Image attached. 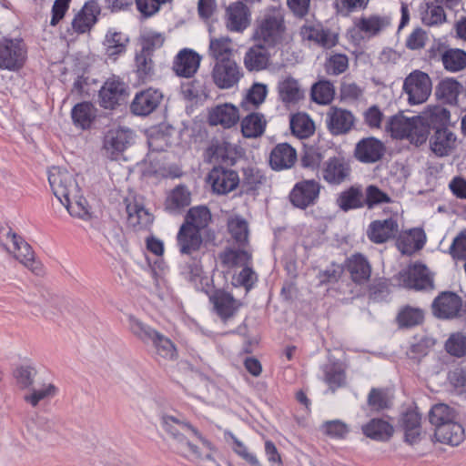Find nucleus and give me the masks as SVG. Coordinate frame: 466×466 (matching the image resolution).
<instances>
[{"mask_svg": "<svg viewBox=\"0 0 466 466\" xmlns=\"http://www.w3.org/2000/svg\"><path fill=\"white\" fill-rule=\"evenodd\" d=\"M161 420L178 453L197 463L213 461L212 444L191 424L172 415H163Z\"/></svg>", "mask_w": 466, "mask_h": 466, "instance_id": "1", "label": "nucleus"}, {"mask_svg": "<svg viewBox=\"0 0 466 466\" xmlns=\"http://www.w3.org/2000/svg\"><path fill=\"white\" fill-rule=\"evenodd\" d=\"M253 39L267 47L281 46L288 40L284 14L279 7H270L258 18Z\"/></svg>", "mask_w": 466, "mask_h": 466, "instance_id": "2", "label": "nucleus"}, {"mask_svg": "<svg viewBox=\"0 0 466 466\" xmlns=\"http://www.w3.org/2000/svg\"><path fill=\"white\" fill-rule=\"evenodd\" d=\"M129 330L145 343L151 342L157 358L173 360L177 358V349L174 343L165 335L143 323L133 315L127 317Z\"/></svg>", "mask_w": 466, "mask_h": 466, "instance_id": "3", "label": "nucleus"}, {"mask_svg": "<svg viewBox=\"0 0 466 466\" xmlns=\"http://www.w3.org/2000/svg\"><path fill=\"white\" fill-rule=\"evenodd\" d=\"M48 182L54 196L61 201L76 197L80 188L75 175L66 167H51L47 171Z\"/></svg>", "mask_w": 466, "mask_h": 466, "instance_id": "4", "label": "nucleus"}, {"mask_svg": "<svg viewBox=\"0 0 466 466\" xmlns=\"http://www.w3.org/2000/svg\"><path fill=\"white\" fill-rule=\"evenodd\" d=\"M432 83L429 75L420 70L410 73L403 83V91L410 105H420L426 102L431 94Z\"/></svg>", "mask_w": 466, "mask_h": 466, "instance_id": "5", "label": "nucleus"}, {"mask_svg": "<svg viewBox=\"0 0 466 466\" xmlns=\"http://www.w3.org/2000/svg\"><path fill=\"white\" fill-rule=\"evenodd\" d=\"M132 142L133 132L129 128L113 127L105 136L103 144L104 155L112 160L117 159Z\"/></svg>", "mask_w": 466, "mask_h": 466, "instance_id": "6", "label": "nucleus"}, {"mask_svg": "<svg viewBox=\"0 0 466 466\" xmlns=\"http://www.w3.org/2000/svg\"><path fill=\"white\" fill-rule=\"evenodd\" d=\"M211 76L218 88L230 89L238 84L243 73L240 66L234 60L223 59L215 63Z\"/></svg>", "mask_w": 466, "mask_h": 466, "instance_id": "7", "label": "nucleus"}, {"mask_svg": "<svg viewBox=\"0 0 466 466\" xmlns=\"http://www.w3.org/2000/svg\"><path fill=\"white\" fill-rule=\"evenodd\" d=\"M394 280L397 285L415 289L432 288V277L425 264L410 265L400 271Z\"/></svg>", "mask_w": 466, "mask_h": 466, "instance_id": "8", "label": "nucleus"}, {"mask_svg": "<svg viewBox=\"0 0 466 466\" xmlns=\"http://www.w3.org/2000/svg\"><path fill=\"white\" fill-rule=\"evenodd\" d=\"M2 245L9 254V258L18 262H34L39 258L33 248L21 236L9 229L2 237Z\"/></svg>", "mask_w": 466, "mask_h": 466, "instance_id": "9", "label": "nucleus"}, {"mask_svg": "<svg viewBox=\"0 0 466 466\" xmlns=\"http://www.w3.org/2000/svg\"><path fill=\"white\" fill-rule=\"evenodd\" d=\"M26 58L25 47L17 39L0 41V68L16 70L23 66Z\"/></svg>", "mask_w": 466, "mask_h": 466, "instance_id": "10", "label": "nucleus"}, {"mask_svg": "<svg viewBox=\"0 0 466 466\" xmlns=\"http://www.w3.org/2000/svg\"><path fill=\"white\" fill-rule=\"evenodd\" d=\"M127 222L130 227L139 230L148 228L154 220L153 215L144 207L141 198L131 196L126 198Z\"/></svg>", "mask_w": 466, "mask_h": 466, "instance_id": "11", "label": "nucleus"}, {"mask_svg": "<svg viewBox=\"0 0 466 466\" xmlns=\"http://www.w3.org/2000/svg\"><path fill=\"white\" fill-rule=\"evenodd\" d=\"M208 183L214 193L226 195L233 191L239 183L237 172L224 167H214L208 176Z\"/></svg>", "mask_w": 466, "mask_h": 466, "instance_id": "12", "label": "nucleus"}, {"mask_svg": "<svg viewBox=\"0 0 466 466\" xmlns=\"http://www.w3.org/2000/svg\"><path fill=\"white\" fill-rule=\"evenodd\" d=\"M163 94L156 88H147L136 94L130 105V110L137 116H148L160 105Z\"/></svg>", "mask_w": 466, "mask_h": 466, "instance_id": "13", "label": "nucleus"}, {"mask_svg": "<svg viewBox=\"0 0 466 466\" xmlns=\"http://www.w3.org/2000/svg\"><path fill=\"white\" fill-rule=\"evenodd\" d=\"M239 110L231 103L218 104L208 109V122L210 126H221L223 128L234 127L239 120Z\"/></svg>", "mask_w": 466, "mask_h": 466, "instance_id": "14", "label": "nucleus"}, {"mask_svg": "<svg viewBox=\"0 0 466 466\" xmlns=\"http://www.w3.org/2000/svg\"><path fill=\"white\" fill-rule=\"evenodd\" d=\"M355 123L353 114L343 108L332 106L326 115V125L329 131L334 135H343L351 130Z\"/></svg>", "mask_w": 466, "mask_h": 466, "instance_id": "15", "label": "nucleus"}, {"mask_svg": "<svg viewBox=\"0 0 466 466\" xmlns=\"http://www.w3.org/2000/svg\"><path fill=\"white\" fill-rule=\"evenodd\" d=\"M99 14L100 7L96 2H86L71 22V28L73 32L76 34H85L89 32L96 23Z\"/></svg>", "mask_w": 466, "mask_h": 466, "instance_id": "16", "label": "nucleus"}, {"mask_svg": "<svg viewBox=\"0 0 466 466\" xmlns=\"http://www.w3.org/2000/svg\"><path fill=\"white\" fill-rule=\"evenodd\" d=\"M319 194V183L314 180H305L296 184L289 198L294 206L299 208H306L315 202Z\"/></svg>", "mask_w": 466, "mask_h": 466, "instance_id": "17", "label": "nucleus"}, {"mask_svg": "<svg viewBox=\"0 0 466 466\" xmlns=\"http://www.w3.org/2000/svg\"><path fill=\"white\" fill-rule=\"evenodd\" d=\"M299 34L304 41L316 44L324 48L333 47L338 42V35L319 25H305Z\"/></svg>", "mask_w": 466, "mask_h": 466, "instance_id": "18", "label": "nucleus"}, {"mask_svg": "<svg viewBox=\"0 0 466 466\" xmlns=\"http://www.w3.org/2000/svg\"><path fill=\"white\" fill-rule=\"evenodd\" d=\"M250 24V13L248 7L242 3L230 5L225 15V25L230 32L241 33Z\"/></svg>", "mask_w": 466, "mask_h": 466, "instance_id": "19", "label": "nucleus"}, {"mask_svg": "<svg viewBox=\"0 0 466 466\" xmlns=\"http://www.w3.org/2000/svg\"><path fill=\"white\" fill-rule=\"evenodd\" d=\"M125 95V83L118 78L111 77L105 82L100 89V104L105 108H114L124 99Z\"/></svg>", "mask_w": 466, "mask_h": 466, "instance_id": "20", "label": "nucleus"}, {"mask_svg": "<svg viewBox=\"0 0 466 466\" xmlns=\"http://www.w3.org/2000/svg\"><path fill=\"white\" fill-rule=\"evenodd\" d=\"M350 174V165L342 157L329 158L322 167V177L329 184H340L349 177Z\"/></svg>", "mask_w": 466, "mask_h": 466, "instance_id": "21", "label": "nucleus"}, {"mask_svg": "<svg viewBox=\"0 0 466 466\" xmlns=\"http://www.w3.org/2000/svg\"><path fill=\"white\" fill-rule=\"evenodd\" d=\"M461 308V298L453 292H442L432 303L435 316L441 319L455 317Z\"/></svg>", "mask_w": 466, "mask_h": 466, "instance_id": "22", "label": "nucleus"}, {"mask_svg": "<svg viewBox=\"0 0 466 466\" xmlns=\"http://www.w3.org/2000/svg\"><path fill=\"white\" fill-rule=\"evenodd\" d=\"M384 145L375 137L361 139L355 147V157L362 163H375L384 154Z\"/></svg>", "mask_w": 466, "mask_h": 466, "instance_id": "23", "label": "nucleus"}, {"mask_svg": "<svg viewBox=\"0 0 466 466\" xmlns=\"http://www.w3.org/2000/svg\"><path fill=\"white\" fill-rule=\"evenodd\" d=\"M430 147L438 157L449 156L457 147V137L448 128H438L430 139Z\"/></svg>", "mask_w": 466, "mask_h": 466, "instance_id": "24", "label": "nucleus"}, {"mask_svg": "<svg viewBox=\"0 0 466 466\" xmlns=\"http://www.w3.org/2000/svg\"><path fill=\"white\" fill-rule=\"evenodd\" d=\"M200 56L191 49H183L176 56L173 69L175 73L183 77L192 76L200 65Z\"/></svg>", "mask_w": 466, "mask_h": 466, "instance_id": "25", "label": "nucleus"}, {"mask_svg": "<svg viewBox=\"0 0 466 466\" xmlns=\"http://www.w3.org/2000/svg\"><path fill=\"white\" fill-rule=\"evenodd\" d=\"M297 161L296 150L287 143L277 145L269 156L270 167L277 171L289 169Z\"/></svg>", "mask_w": 466, "mask_h": 466, "instance_id": "26", "label": "nucleus"}, {"mask_svg": "<svg viewBox=\"0 0 466 466\" xmlns=\"http://www.w3.org/2000/svg\"><path fill=\"white\" fill-rule=\"evenodd\" d=\"M399 231V225L393 218L375 220L369 226L367 234L374 243H383L396 236Z\"/></svg>", "mask_w": 466, "mask_h": 466, "instance_id": "27", "label": "nucleus"}, {"mask_svg": "<svg viewBox=\"0 0 466 466\" xmlns=\"http://www.w3.org/2000/svg\"><path fill=\"white\" fill-rule=\"evenodd\" d=\"M425 242L424 231L421 228H413L401 233L396 245L401 254L410 256L421 249Z\"/></svg>", "mask_w": 466, "mask_h": 466, "instance_id": "28", "label": "nucleus"}, {"mask_svg": "<svg viewBox=\"0 0 466 466\" xmlns=\"http://www.w3.org/2000/svg\"><path fill=\"white\" fill-rule=\"evenodd\" d=\"M210 300L218 315L223 319L232 317L240 306L231 294L223 290L216 291Z\"/></svg>", "mask_w": 466, "mask_h": 466, "instance_id": "29", "label": "nucleus"}, {"mask_svg": "<svg viewBox=\"0 0 466 466\" xmlns=\"http://www.w3.org/2000/svg\"><path fill=\"white\" fill-rule=\"evenodd\" d=\"M278 91L280 100L286 105H295L304 97L299 83L291 76H286L279 82Z\"/></svg>", "mask_w": 466, "mask_h": 466, "instance_id": "30", "label": "nucleus"}, {"mask_svg": "<svg viewBox=\"0 0 466 466\" xmlns=\"http://www.w3.org/2000/svg\"><path fill=\"white\" fill-rule=\"evenodd\" d=\"M431 120L428 114L410 117V127L407 140L414 145H421L426 142L430 134Z\"/></svg>", "mask_w": 466, "mask_h": 466, "instance_id": "31", "label": "nucleus"}, {"mask_svg": "<svg viewBox=\"0 0 466 466\" xmlns=\"http://www.w3.org/2000/svg\"><path fill=\"white\" fill-rule=\"evenodd\" d=\"M435 438L441 443L457 446L464 440V430L455 420L441 425L435 429Z\"/></svg>", "mask_w": 466, "mask_h": 466, "instance_id": "32", "label": "nucleus"}, {"mask_svg": "<svg viewBox=\"0 0 466 466\" xmlns=\"http://www.w3.org/2000/svg\"><path fill=\"white\" fill-rule=\"evenodd\" d=\"M127 43L128 38L127 35L115 29H109L104 40L106 56L115 60L118 56L126 52Z\"/></svg>", "mask_w": 466, "mask_h": 466, "instance_id": "33", "label": "nucleus"}, {"mask_svg": "<svg viewBox=\"0 0 466 466\" xmlns=\"http://www.w3.org/2000/svg\"><path fill=\"white\" fill-rule=\"evenodd\" d=\"M265 46L259 43L250 47L244 56V65L249 71H260L267 67L269 55Z\"/></svg>", "mask_w": 466, "mask_h": 466, "instance_id": "34", "label": "nucleus"}, {"mask_svg": "<svg viewBox=\"0 0 466 466\" xmlns=\"http://www.w3.org/2000/svg\"><path fill=\"white\" fill-rule=\"evenodd\" d=\"M233 53L234 47L230 37H210L208 54L216 62L222 61L223 59H231Z\"/></svg>", "mask_w": 466, "mask_h": 466, "instance_id": "35", "label": "nucleus"}, {"mask_svg": "<svg viewBox=\"0 0 466 466\" xmlns=\"http://www.w3.org/2000/svg\"><path fill=\"white\" fill-rule=\"evenodd\" d=\"M177 241L180 251L184 254H190L199 248L202 238L199 231L189 226H182L177 235Z\"/></svg>", "mask_w": 466, "mask_h": 466, "instance_id": "36", "label": "nucleus"}, {"mask_svg": "<svg viewBox=\"0 0 466 466\" xmlns=\"http://www.w3.org/2000/svg\"><path fill=\"white\" fill-rule=\"evenodd\" d=\"M362 431L368 438L384 441L391 437L393 428L383 420L373 419L362 426Z\"/></svg>", "mask_w": 466, "mask_h": 466, "instance_id": "37", "label": "nucleus"}, {"mask_svg": "<svg viewBox=\"0 0 466 466\" xmlns=\"http://www.w3.org/2000/svg\"><path fill=\"white\" fill-rule=\"evenodd\" d=\"M266 119L259 113H251L241 121V131L245 137L254 138L260 137L266 127Z\"/></svg>", "mask_w": 466, "mask_h": 466, "instance_id": "38", "label": "nucleus"}, {"mask_svg": "<svg viewBox=\"0 0 466 466\" xmlns=\"http://www.w3.org/2000/svg\"><path fill=\"white\" fill-rule=\"evenodd\" d=\"M390 22L386 17L368 15L361 17L357 23V28L366 36L370 37L385 30Z\"/></svg>", "mask_w": 466, "mask_h": 466, "instance_id": "39", "label": "nucleus"}, {"mask_svg": "<svg viewBox=\"0 0 466 466\" xmlns=\"http://www.w3.org/2000/svg\"><path fill=\"white\" fill-rule=\"evenodd\" d=\"M58 393V388L51 382H44L38 388H33L24 396V400L32 407H36L40 401L53 399Z\"/></svg>", "mask_w": 466, "mask_h": 466, "instance_id": "40", "label": "nucleus"}, {"mask_svg": "<svg viewBox=\"0 0 466 466\" xmlns=\"http://www.w3.org/2000/svg\"><path fill=\"white\" fill-rule=\"evenodd\" d=\"M292 134L299 138H307L315 131L313 120L305 113H297L290 118Z\"/></svg>", "mask_w": 466, "mask_h": 466, "instance_id": "41", "label": "nucleus"}, {"mask_svg": "<svg viewBox=\"0 0 466 466\" xmlns=\"http://www.w3.org/2000/svg\"><path fill=\"white\" fill-rule=\"evenodd\" d=\"M410 127V117L403 114H398L389 118L386 123V131L397 139H407L409 128Z\"/></svg>", "mask_w": 466, "mask_h": 466, "instance_id": "42", "label": "nucleus"}, {"mask_svg": "<svg viewBox=\"0 0 466 466\" xmlns=\"http://www.w3.org/2000/svg\"><path fill=\"white\" fill-rule=\"evenodd\" d=\"M74 123L85 129L90 127L96 117V109L92 104L84 102L74 106L71 112Z\"/></svg>", "mask_w": 466, "mask_h": 466, "instance_id": "43", "label": "nucleus"}, {"mask_svg": "<svg viewBox=\"0 0 466 466\" xmlns=\"http://www.w3.org/2000/svg\"><path fill=\"white\" fill-rule=\"evenodd\" d=\"M68 211V213L76 218L86 220L90 218L89 208L86 200L81 196L80 192L76 197H69L68 200L60 202Z\"/></svg>", "mask_w": 466, "mask_h": 466, "instance_id": "44", "label": "nucleus"}, {"mask_svg": "<svg viewBox=\"0 0 466 466\" xmlns=\"http://www.w3.org/2000/svg\"><path fill=\"white\" fill-rule=\"evenodd\" d=\"M463 91L461 84L454 78L442 79L436 89L437 95L447 103H455L459 95Z\"/></svg>", "mask_w": 466, "mask_h": 466, "instance_id": "45", "label": "nucleus"}, {"mask_svg": "<svg viewBox=\"0 0 466 466\" xmlns=\"http://www.w3.org/2000/svg\"><path fill=\"white\" fill-rule=\"evenodd\" d=\"M211 219V214L207 207L198 206L189 209L186 223L183 226H189L196 230L206 228Z\"/></svg>", "mask_w": 466, "mask_h": 466, "instance_id": "46", "label": "nucleus"}, {"mask_svg": "<svg viewBox=\"0 0 466 466\" xmlns=\"http://www.w3.org/2000/svg\"><path fill=\"white\" fill-rule=\"evenodd\" d=\"M213 269L205 270L202 264H190L188 268V279L198 289L205 290L212 282Z\"/></svg>", "mask_w": 466, "mask_h": 466, "instance_id": "47", "label": "nucleus"}, {"mask_svg": "<svg viewBox=\"0 0 466 466\" xmlns=\"http://www.w3.org/2000/svg\"><path fill=\"white\" fill-rule=\"evenodd\" d=\"M25 301L35 308H38L44 311H49L53 307L56 305V299L50 296L39 289H35L28 292L24 297Z\"/></svg>", "mask_w": 466, "mask_h": 466, "instance_id": "48", "label": "nucleus"}, {"mask_svg": "<svg viewBox=\"0 0 466 466\" xmlns=\"http://www.w3.org/2000/svg\"><path fill=\"white\" fill-rule=\"evenodd\" d=\"M190 192L185 186H177L168 195L166 201V208L170 211H176L189 205Z\"/></svg>", "mask_w": 466, "mask_h": 466, "instance_id": "49", "label": "nucleus"}, {"mask_svg": "<svg viewBox=\"0 0 466 466\" xmlns=\"http://www.w3.org/2000/svg\"><path fill=\"white\" fill-rule=\"evenodd\" d=\"M456 417L455 410L444 403L434 405L430 411V421L436 429L444 423L454 421Z\"/></svg>", "mask_w": 466, "mask_h": 466, "instance_id": "50", "label": "nucleus"}, {"mask_svg": "<svg viewBox=\"0 0 466 466\" xmlns=\"http://www.w3.org/2000/svg\"><path fill=\"white\" fill-rule=\"evenodd\" d=\"M445 69L451 72H458L466 66V53L461 49H450L441 56Z\"/></svg>", "mask_w": 466, "mask_h": 466, "instance_id": "51", "label": "nucleus"}, {"mask_svg": "<svg viewBox=\"0 0 466 466\" xmlns=\"http://www.w3.org/2000/svg\"><path fill=\"white\" fill-rule=\"evenodd\" d=\"M420 18L423 25L434 26L444 23L446 21V15L441 6L427 4L420 12Z\"/></svg>", "mask_w": 466, "mask_h": 466, "instance_id": "52", "label": "nucleus"}, {"mask_svg": "<svg viewBox=\"0 0 466 466\" xmlns=\"http://www.w3.org/2000/svg\"><path fill=\"white\" fill-rule=\"evenodd\" d=\"M335 95V89L329 81H319L311 88L312 99L320 105L329 104Z\"/></svg>", "mask_w": 466, "mask_h": 466, "instance_id": "53", "label": "nucleus"}, {"mask_svg": "<svg viewBox=\"0 0 466 466\" xmlns=\"http://www.w3.org/2000/svg\"><path fill=\"white\" fill-rule=\"evenodd\" d=\"M338 205L344 211L361 208L363 206L361 191L359 188L350 187L342 192L338 198Z\"/></svg>", "mask_w": 466, "mask_h": 466, "instance_id": "54", "label": "nucleus"}, {"mask_svg": "<svg viewBox=\"0 0 466 466\" xmlns=\"http://www.w3.org/2000/svg\"><path fill=\"white\" fill-rule=\"evenodd\" d=\"M228 231L238 243H245L248 237V222L240 216H232L228 220Z\"/></svg>", "mask_w": 466, "mask_h": 466, "instance_id": "55", "label": "nucleus"}, {"mask_svg": "<svg viewBox=\"0 0 466 466\" xmlns=\"http://www.w3.org/2000/svg\"><path fill=\"white\" fill-rule=\"evenodd\" d=\"M268 95V87L262 83H254L248 90L241 106L248 108L250 104L254 107L260 106L266 99Z\"/></svg>", "mask_w": 466, "mask_h": 466, "instance_id": "56", "label": "nucleus"}, {"mask_svg": "<svg viewBox=\"0 0 466 466\" xmlns=\"http://www.w3.org/2000/svg\"><path fill=\"white\" fill-rule=\"evenodd\" d=\"M258 277L256 272L249 267H243L239 271L235 270L232 284L236 287H244L248 291L255 282Z\"/></svg>", "mask_w": 466, "mask_h": 466, "instance_id": "57", "label": "nucleus"}, {"mask_svg": "<svg viewBox=\"0 0 466 466\" xmlns=\"http://www.w3.org/2000/svg\"><path fill=\"white\" fill-rule=\"evenodd\" d=\"M14 376L22 389H31L36 376V370L30 365H22L15 369Z\"/></svg>", "mask_w": 466, "mask_h": 466, "instance_id": "58", "label": "nucleus"}, {"mask_svg": "<svg viewBox=\"0 0 466 466\" xmlns=\"http://www.w3.org/2000/svg\"><path fill=\"white\" fill-rule=\"evenodd\" d=\"M252 259V252L248 246L230 248L222 254L223 262H247Z\"/></svg>", "mask_w": 466, "mask_h": 466, "instance_id": "59", "label": "nucleus"}, {"mask_svg": "<svg viewBox=\"0 0 466 466\" xmlns=\"http://www.w3.org/2000/svg\"><path fill=\"white\" fill-rule=\"evenodd\" d=\"M423 319V313L419 309L407 307L398 315L399 324L402 327H411L420 324Z\"/></svg>", "mask_w": 466, "mask_h": 466, "instance_id": "60", "label": "nucleus"}, {"mask_svg": "<svg viewBox=\"0 0 466 466\" xmlns=\"http://www.w3.org/2000/svg\"><path fill=\"white\" fill-rule=\"evenodd\" d=\"M445 348L451 355L464 356L466 354V336L461 333L452 334L446 341Z\"/></svg>", "mask_w": 466, "mask_h": 466, "instance_id": "61", "label": "nucleus"}, {"mask_svg": "<svg viewBox=\"0 0 466 466\" xmlns=\"http://www.w3.org/2000/svg\"><path fill=\"white\" fill-rule=\"evenodd\" d=\"M170 1L171 0H136V5L139 14L143 17L148 18L156 15L163 4Z\"/></svg>", "mask_w": 466, "mask_h": 466, "instance_id": "62", "label": "nucleus"}, {"mask_svg": "<svg viewBox=\"0 0 466 466\" xmlns=\"http://www.w3.org/2000/svg\"><path fill=\"white\" fill-rule=\"evenodd\" d=\"M365 193V204L369 208H373L375 205L390 202V198L389 195L380 190L376 186L370 185L367 187Z\"/></svg>", "mask_w": 466, "mask_h": 466, "instance_id": "63", "label": "nucleus"}, {"mask_svg": "<svg viewBox=\"0 0 466 466\" xmlns=\"http://www.w3.org/2000/svg\"><path fill=\"white\" fill-rule=\"evenodd\" d=\"M147 144L152 152H160L168 147L170 141L169 137L163 132L152 129L148 135Z\"/></svg>", "mask_w": 466, "mask_h": 466, "instance_id": "64", "label": "nucleus"}]
</instances>
